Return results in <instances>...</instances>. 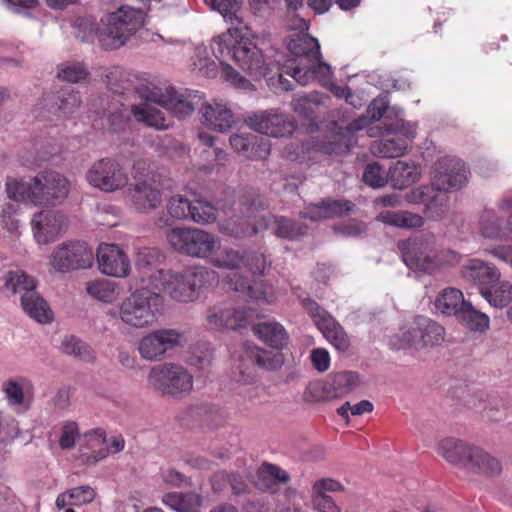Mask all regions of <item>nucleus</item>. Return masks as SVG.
<instances>
[{
	"label": "nucleus",
	"mask_w": 512,
	"mask_h": 512,
	"mask_svg": "<svg viewBox=\"0 0 512 512\" xmlns=\"http://www.w3.org/2000/svg\"><path fill=\"white\" fill-rule=\"evenodd\" d=\"M268 227H271L273 232L282 238L296 239L305 234L306 227L296 225L295 223L285 218H274L273 221L267 219Z\"/></svg>",
	"instance_id": "obj_58"
},
{
	"label": "nucleus",
	"mask_w": 512,
	"mask_h": 512,
	"mask_svg": "<svg viewBox=\"0 0 512 512\" xmlns=\"http://www.w3.org/2000/svg\"><path fill=\"white\" fill-rule=\"evenodd\" d=\"M29 225L35 243L45 246L67 231L68 218L62 211L46 206L32 213Z\"/></svg>",
	"instance_id": "obj_15"
},
{
	"label": "nucleus",
	"mask_w": 512,
	"mask_h": 512,
	"mask_svg": "<svg viewBox=\"0 0 512 512\" xmlns=\"http://www.w3.org/2000/svg\"><path fill=\"white\" fill-rule=\"evenodd\" d=\"M21 305L24 311L39 323H49L53 319L50 307L35 289L23 294Z\"/></svg>",
	"instance_id": "obj_42"
},
{
	"label": "nucleus",
	"mask_w": 512,
	"mask_h": 512,
	"mask_svg": "<svg viewBox=\"0 0 512 512\" xmlns=\"http://www.w3.org/2000/svg\"><path fill=\"white\" fill-rule=\"evenodd\" d=\"M420 177L421 169L412 161L398 160L389 168V182L395 189L407 188L417 182Z\"/></svg>",
	"instance_id": "obj_34"
},
{
	"label": "nucleus",
	"mask_w": 512,
	"mask_h": 512,
	"mask_svg": "<svg viewBox=\"0 0 512 512\" xmlns=\"http://www.w3.org/2000/svg\"><path fill=\"white\" fill-rule=\"evenodd\" d=\"M60 350L84 362H94L96 359L94 350L85 342L73 335L65 336L60 344Z\"/></svg>",
	"instance_id": "obj_54"
},
{
	"label": "nucleus",
	"mask_w": 512,
	"mask_h": 512,
	"mask_svg": "<svg viewBox=\"0 0 512 512\" xmlns=\"http://www.w3.org/2000/svg\"><path fill=\"white\" fill-rule=\"evenodd\" d=\"M207 262L219 269L234 271L235 275L246 271L252 276L262 275L267 267L264 255L244 254L232 247L222 246L219 237H217V245Z\"/></svg>",
	"instance_id": "obj_11"
},
{
	"label": "nucleus",
	"mask_w": 512,
	"mask_h": 512,
	"mask_svg": "<svg viewBox=\"0 0 512 512\" xmlns=\"http://www.w3.org/2000/svg\"><path fill=\"white\" fill-rule=\"evenodd\" d=\"M88 76L87 68L79 62H64L58 65L56 77L62 81L77 83Z\"/></svg>",
	"instance_id": "obj_59"
},
{
	"label": "nucleus",
	"mask_w": 512,
	"mask_h": 512,
	"mask_svg": "<svg viewBox=\"0 0 512 512\" xmlns=\"http://www.w3.org/2000/svg\"><path fill=\"white\" fill-rule=\"evenodd\" d=\"M288 480L289 475L286 471L272 464H263L257 471L255 485L260 490L274 493Z\"/></svg>",
	"instance_id": "obj_38"
},
{
	"label": "nucleus",
	"mask_w": 512,
	"mask_h": 512,
	"mask_svg": "<svg viewBox=\"0 0 512 512\" xmlns=\"http://www.w3.org/2000/svg\"><path fill=\"white\" fill-rule=\"evenodd\" d=\"M212 52L222 66L224 79L236 88L248 90L252 89V84L226 63L229 58L255 79L267 75L261 50L256 47L248 33L241 29L231 28L215 37L212 41Z\"/></svg>",
	"instance_id": "obj_2"
},
{
	"label": "nucleus",
	"mask_w": 512,
	"mask_h": 512,
	"mask_svg": "<svg viewBox=\"0 0 512 512\" xmlns=\"http://www.w3.org/2000/svg\"><path fill=\"white\" fill-rule=\"evenodd\" d=\"M98 270L113 278H126L131 271L127 254L116 244L101 243L96 251Z\"/></svg>",
	"instance_id": "obj_21"
},
{
	"label": "nucleus",
	"mask_w": 512,
	"mask_h": 512,
	"mask_svg": "<svg viewBox=\"0 0 512 512\" xmlns=\"http://www.w3.org/2000/svg\"><path fill=\"white\" fill-rule=\"evenodd\" d=\"M387 108V102L384 98H377L369 105L366 115L359 117L350 123L345 131H339L335 135V140L328 144H323L321 149L327 154H338L346 152L354 143L353 133L362 129H368L369 126L380 120Z\"/></svg>",
	"instance_id": "obj_16"
},
{
	"label": "nucleus",
	"mask_w": 512,
	"mask_h": 512,
	"mask_svg": "<svg viewBox=\"0 0 512 512\" xmlns=\"http://www.w3.org/2000/svg\"><path fill=\"white\" fill-rule=\"evenodd\" d=\"M38 206H55L65 201L71 191V182L56 171H41L35 175Z\"/></svg>",
	"instance_id": "obj_18"
},
{
	"label": "nucleus",
	"mask_w": 512,
	"mask_h": 512,
	"mask_svg": "<svg viewBox=\"0 0 512 512\" xmlns=\"http://www.w3.org/2000/svg\"><path fill=\"white\" fill-rule=\"evenodd\" d=\"M287 48L294 59L291 61V64L283 68V71L278 75L277 79L279 86L286 91L291 89L289 81L283 78L287 68L303 66L308 61L317 60L321 56L318 41L306 33H294L291 35L287 43Z\"/></svg>",
	"instance_id": "obj_19"
},
{
	"label": "nucleus",
	"mask_w": 512,
	"mask_h": 512,
	"mask_svg": "<svg viewBox=\"0 0 512 512\" xmlns=\"http://www.w3.org/2000/svg\"><path fill=\"white\" fill-rule=\"evenodd\" d=\"M109 455L106 447V433L102 429H93L79 437V447L75 458L84 465H94Z\"/></svg>",
	"instance_id": "obj_25"
},
{
	"label": "nucleus",
	"mask_w": 512,
	"mask_h": 512,
	"mask_svg": "<svg viewBox=\"0 0 512 512\" xmlns=\"http://www.w3.org/2000/svg\"><path fill=\"white\" fill-rule=\"evenodd\" d=\"M363 181L372 188L384 187L389 182V169L377 162L370 163L364 170Z\"/></svg>",
	"instance_id": "obj_61"
},
{
	"label": "nucleus",
	"mask_w": 512,
	"mask_h": 512,
	"mask_svg": "<svg viewBox=\"0 0 512 512\" xmlns=\"http://www.w3.org/2000/svg\"><path fill=\"white\" fill-rule=\"evenodd\" d=\"M480 295L494 308L502 309L512 301V284L502 275Z\"/></svg>",
	"instance_id": "obj_46"
},
{
	"label": "nucleus",
	"mask_w": 512,
	"mask_h": 512,
	"mask_svg": "<svg viewBox=\"0 0 512 512\" xmlns=\"http://www.w3.org/2000/svg\"><path fill=\"white\" fill-rule=\"evenodd\" d=\"M267 227L266 216L255 214L252 208H246L245 211L233 208L219 220L220 232L234 238L252 236Z\"/></svg>",
	"instance_id": "obj_17"
},
{
	"label": "nucleus",
	"mask_w": 512,
	"mask_h": 512,
	"mask_svg": "<svg viewBox=\"0 0 512 512\" xmlns=\"http://www.w3.org/2000/svg\"><path fill=\"white\" fill-rule=\"evenodd\" d=\"M250 357L258 366L266 370H277L284 363V357L281 353L266 351L259 347L251 348Z\"/></svg>",
	"instance_id": "obj_57"
},
{
	"label": "nucleus",
	"mask_w": 512,
	"mask_h": 512,
	"mask_svg": "<svg viewBox=\"0 0 512 512\" xmlns=\"http://www.w3.org/2000/svg\"><path fill=\"white\" fill-rule=\"evenodd\" d=\"M147 275L143 272L142 288L135 290L118 306L121 322L132 328H147L156 321L161 299L156 291L149 290Z\"/></svg>",
	"instance_id": "obj_6"
},
{
	"label": "nucleus",
	"mask_w": 512,
	"mask_h": 512,
	"mask_svg": "<svg viewBox=\"0 0 512 512\" xmlns=\"http://www.w3.org/2000/svg\"><path fill=\"white\" fill-rule=\"evenodd\" d=\"M186 342L183 334L173 329H162L147 334L138 344L140 355L146 360H154L168 350L182 346Z\"/></svg>",
	"instance_id": "obj_20"
},
{
	"label": "nucleus",
	"mask_w": 512,
	"mask_h": 512,
	"mask_svg": "<svg viewBox=\"0 0 512 512\" xmlns=\"http://www.w3.org/2000/svg\"><path fill=\"white\" fill-rule=\"evenodd\" d=\"M137 91L142 99L155 103L167 110L178 119L190 116L202 100V93L195 90H162L153 83L139 86Z\"/></svg>",
	"instance_id": "obj_7"
},
{
	"label": "nucleus",
	"mask_w": 512,
	"mask_h": 512,
	"mask_svg": "<svg viewBox=\"0 0 512 512\" xmlns=\"http://www.w3.org/2000/svg\"><path fill=\"white\" fill-rule=\"evenodd\" d=\"M84 289L90 298L104 304H112L119 296L118 285L107 279L89 280Z\"/></svg>",
	"instance_id": "obj_45"
},
{
	"label": "nucleus",
	"mask_w": 512,
	"mask_h": 512,
	"mask_svg": "<svg viewBox=\"0 0 512 512\" xmlns=\"http://www.w3.org/2000/svg\"><path fill=\"white\" fill-rule=\"evenodd\" d=\"M286 74L303 86L317 80L336 97H344L354 107L361 106L360 99L352 95L347 87H340L332 82V69L327 63L320 61V57L317 60L308 61L303 66L289 67Z\"/></svg>",
	"instance_id": "obj_12"
},
{
	"label": "nucleus",
	"mask_w": 512,
	"mask_h": 512,
	"mask_svg": "<svg viewBox=\"0 0 512 512\" xmlns=\"http://www.w3.org/2000/svg\"><path fill=\"white\" fill-rule=\"evenodd\" d=\"M48 264L59 273L86 270L93 266L94 254L85 242L67 240L53 248Z\"/></svg>",
	"instance_id": "obj_13"
},
{
	"label": "nucleus",
	"mask_w": 512,
	"mask_h": 512,
	"mask_svg": "<svg viewBox=\"0 0 512 512\" xmlns=\"http://www.w3.org/2000/svg\"><path fill=\"white\" fill-rule=\"evenodd\" d=\"M217 217V210L209 202L195 200L192 202L191 219L197 223H210Z\"/></svg>",
	"instance_id": "obj_64"
},
{
	"label": "nucleus",
	"mask_w": 512,
	"mask_h": 512,
	"mask_svg": "<svg viewBox=\"0 0 512 512\" xmlns=\"http://www.w3.org/2000/svg\"><path fill=\"white\" fill-rule=\"evenodd\" d=\"M85 179L93 188L107 193L122 190L129 184L127 171L118 161L111 158L95 161L88 168Z\"/></svg>",
	"instance_id": "obj_14"
},
{
	"label": "nucleus",
	"mask_w": 512,
	"mask_h": 512,
	"mask_svg": "<svg viewBox=\"0 0 512 512\" xmlns=\"http://www.w3.org/2000/svg\"><path fill=\"white\" fill-rule=\"evenodd\" d=\"M128 196L132 206L139 212H149L162 201L160 190L147 180L138 182L129 190Z\"/></svg>",
	"instance_id": "obj_32"
},
{
	"label": "nucleus",
	"mask_w": 512,
	"mask_h": 512,
	"mask_svg": "<svg viewBox=\"0 0 512 512\" xmlns=\"http://www.w3.org/2000/svg\"><path fill=\"white\" fill-rule=\"evenodd\" d=\"M208 6L223 16L226 21L238 19L241 10V0H204Z\"/></svg>",
	"instance_id": "obj_62"
},
{
	"label": "nucleus",
	"mask_w": 512,
	"mask_h": 512,
	"mask_svg": "<svg viewBox=\"0 0 512 512\" xmlns=\"http://www.w3.org/2000/svg\"><path fill=\"white\" fill-rule=\"evenodd\" d=\"M467 303L462 291L456 288H446L435 298L434 307L441 314L457 318Z\"/></svg>",
	"instance_id": "obj_40"
},
{
	"label": "nucleus",
	"mask_w": 512,
	"mask_h": 512,
	"mask_svg": "<svg viewBox=\"0 0 512 512\" xmlns=\"http://www.w3.org/2000/svg\"><path fill=\"white\" fill-rule=\"evenodd\" d=\"M465 470L493 477L501 473L502 466L494 456L475 446Z\"/></svg>",
	"instance_id": "obj_36"
},
{
	"label": "nucleus",
	"mask_w": 512,
	"mask_h": 512,
	"mask_svg": "<svg viewBox=\"0 0 512 512\" xmlns=\"http://www.w3.org/2000/svg\"><path fill=\"white\" fill-rule=\"evenodd\" d=\"M148 383L163 396L182 399L193 390L194 379L184 366L176 363H164L151 369Z\"/></svg>",
	"instance_id": "obj_8"
},
{
	"label": "nucleus",
	"mask_w": 512,
	"mask_h": 512,
	"mask_svg": "<svg viewBox=\"0 0 512 512\" xmlns=\"http://www.w3.org/2000/svg\"><path fill=\"white\" fill-rule=\"evenodd\" d=\"M214 274L206 267H189L181 271L157 270L147 274V282L156 292H163L181 303H191L198 299L200 288Z\"/></svg>",
	"instance_id": "obj_4"
},
{
	"label": "nucleus",
	"mask_w": 512,
	"mask_h": 512,
	"mask_svg": "<svg viewBox=\"0 0 512 512\" xmlns=\"http://www.w3.org/2000/svg\"><path fill=\"white\" fill-rule=\"evenodd\" d=\"M204 124L217 132H227L236 123V118L228 106L222 100H211L200 108Z\"/></svg>",
	"instance_id": "obj_28"
},
{
	"label": "nucleus",
	"mask_w": 512,
	"mask_h": 512,
	"mask_svg": "<svg viewBox=\"0 0 512 512\" xmlns=\"http://www.w3.org/2000/svg\"><path fill=\"white\" fill-rule=\"evenodd\" d=\"M251 318V313L241 310L231 303L215 305L207 312L206 320L211 329L222 330L246 326Z\"/></svg>",
	"instance_id": "obj_23"
},
{
	"label": "nucleus",
	"mask_w": 512,
	"mask_h": 512,
	"mask_svg": "<svg viewBox=\"0 0 512 512\" xmlns=\"http://www.w3.org/2000/svg\"><path fill=\"white\" fill-rule=\"evenodd\" d=\"M192 202L182 195L172 196L166 205L168 214L175 219L191 218Z\"/></svg>",
	"instance_id": "obj_63"
},
{
	"label": "nucleus",
	"mask_w": 512,
	"mask_h": 512,
	"mask_svg": "<svg viewBox=\"0 0 512 512\" xmlns=\"http://www.w3.org/2000/svg\"><path fill=\"white\" fill-rule=\"evenodd\" d=\"M19 211V207L11 202L0 206V230L11 238H19L24 228Z\"/></svg>",
	"instance_id": "obj_47"
},
{
	"label": "nucleus",
	"mask_w": 512,
	"mask_h": 512,
	"mask_svg": "<svg viewBox=\"0 0 512 512\" xmlns=\"http://www.w3.org/2000/svg\"><path fill=\"white\" fill-rule=\"evenodd\" d=\"M461 276L464 280L477 286L481 293L501 276L499 269L488 262L480 259H469L461 267Z\"/></svg>",
	"instance_id": "obj_29"
},
{
	"label": "nucleus",
	"mask_w": 512,
	"mask_h": 512,
	"mask_svg": "<svg viewBox=\"0 0 512 512\" xmlns=\"http://www.w3.org/2000/svg\"><path fill=\"white\" fill-rule=\"evenodd\" d=\"M253 331L265 344L275 349H283L288 344V334L284 327L277 322L257 324Z\"/></svg>",
	"instance_id": "obj_43"
},
{
	"label": "nucleus",
	"mask_w": 512,
	"mask_h": 512,
	"mask_svg": "<svg viewBox=\"0 0 512 512\" xmlns=\"http://www.w3.org/2000/svg\"><path fill=\"white\" fill-rule=\"evenodd\" d=\"M30 387L25 378L9 379L3 384V391L11 405H21L24 402V391Z\"/></svg>",
	"instance_id": "obj_60"
},
{
	"label": "nucleus",
	"mask_w": 512,
	"mask_h": 512,
	"mask_svg": "<svg viewBox=\"0 0 512 512\" xmlns=\"http://www.w3.org/2000/svg\"><path fill=\"white\" fill-rule=\"evenodd\" d=\"M166 238L174 251L205 261L217 245L216 235L199 228L175 227L168 231Z\"/></svg>",
	"instance_id": "obj_10"
},
{
	"label": "nucleus",
	"mask_w": 512,
	"mask_h": 512,
	"mask_svg": "<svg viewBox=\"0 0 512 512\" xmlns=\"http://www.w3.org/2000/svg\"><path fill=\"white\" fill-rule=\"evenodd\" d=\"M5 287L12 293H27L36 287L35 279L22 270H13L4 276Z\"/></svg>",
	"instance_id": "obj_56"
},
{
	"label": "nucleus",
	"mask_w": 512,
	"mask_h": 512,
	"mask_svg": "<svg viewBox=\"0 0 512 512\" xmlns=\"http://www.w3.org/2000/svg\"><path fill=\"white\" fill-rule=\"evenodd\" d=\"M457 319L475 332H485L490 326L489 317L485 313L476 310L469 301L462 308Z\"/></svg>",
	"instance_id": "obj_55"
},
{
	"label": "nucleus",
	"mask_w": 512,
	"mask_h": 512,
	"mask_svg": "<svg viewBox=\"0 0 512 512\" xmlns=\"http://www.w3.org/2000/svg\"><path fill=\"white\" fill-rule=\"evenodd\" d=\"M247 123L253 130L271 137H284L295 129L292 121L274 110L256 113L248 118Z\"/></svg>",
	"instance_id": "obj_24"
},
{
	"label": "nucleus",
	"mask_w": 512,
	"mask_h": 512,
	"mask_svg": "<svg viewBox=\"0 0 512 512\" xmlns=\"http://www.w3.org/2000/svg\"><path fill=\"white\" fill-rule=\"evenodd\" d=\"M360 377L355 372H338L330 376L322 384V399L330 400L343 397L360 386Z\"/></svg>",
	"instance_id": "obj_31"
},
{
	"label": "nucleus",
	"mask_w": 512,
	"mask_h": 512,
	"mask_svg": "<svg viewBox=\"0 0 512 512\" xmlns=\"http://www.w3.org/2000/svg\"><path fill=\"white\" fill-rule=\"evenodd\" d=\"M303 306L312 316L327 341L337 350L344 351L348 349L349 339L347 334L331 315L320 309L317 303L310 299L303 300Z\"/></svg>",
	"instance_id": "obj_22"
},
{
	"label": "nucleus",
	"mask_w": 512,
	"mask_h": 512,
	"mask_svg": "<svg viewBox=\"0 0 512 512\" xmlns=\"http://www.w3.org/2000/svg\"><path fill=\"white\" fill-rule=\"evenodd\" d=\"M162 502L178 512H200L202 498L194 492H171L163 496Z\"/></svg>",
	"instance_id": "obj_48"
},
{
	"label": "nucleus",
	"mask_w": 512,
	"mask_h": 512,
	"mask_svg": "<svg viewBox=\"0 0 512 512\" xmlns=\"http://www.w3.org/2000/svg\"><path fill=\"white\" fill-rule=\"evenodd\" d=\"M94 489L88 485L78 486L60 493L56 498V506L63 509L69 505H85L95 499Z\"/></svg>",
	"instance_id": "obj_49"
},
{
	"label": "nucleus",
	"mask_w": 512,
	"mask_h": 512,
	"mask_svg": "<svg viewBox=\"0 0 512 512\" xmlns=\"http://www.w3.org/2000/svg\"><path fill=\"white\" fill-rule=\"evenodd\" d=\"M231 287L235 291L246 292L256 305H271L274 304L277 299L273 289L262 282L251 285L250 281L243 280L242 277H240L232 281Z\"/></svg>",
	"instance_id": "obj_41"
},
{
	"label": "nucleus",
	"mask_w": 512,
	"mask_h": 512,
	"mask_svg": "<svg viewBox=\"0 0 512 512\" xmlns=\"http://www.w3.org/2000/svg\"><path fill=\"white\" fill-rule=\"evenodd\" d=\"M131 113L137 121L143 122L147 126L154 127L158 130H165L169 127L164 114L147 103L133 105L131 107Z\"/></svg>",
	"instance_id": "obj_52"
},
{
	"label": "nucleus",
	"mask_w": 512,
	"mask_h": 512,
	"mask_svg": "<svg viewBox=\"0 0 512 512\" xmlns=\"http://www.w3.org/2000/svg\"><path fill=\"white\" fill-rule=\"evenodd\" d=\"M367 133L370 137L386 133L381 140L373 143L371 151L376 156L396 158L406 153L408 142L416 137V124L399 119L390 125L385 124L384 128H369Z\"/></svg>",
	"instance_id": "obj_9"
},
{
	"label": "nucleus",
	"mask_w": 512,
	"mask_h": 512,
	"mask_svg": "<svg viewBox=\"0 0 512 512\" xmlns=\"http://www.w3.org/2000/svg\"><path fill=\"white\" fill-rule=\"evenodd\" d=\"M232 148L247 158L262 159L270 153V146L257 143V137L250 134H236L230 138Z\"/></svg>",
	"instance_id": "obj_39"
},
{
	"label": "nucleus",
	"mask_w": 512,
	"mask_h": 512,
	"mask_svg": "<svg viewBox=\"0 0 512 512\" xmlns=\"http://www.w3.org/2000/svg\"><path fill=\"white\" fill-rule=\"evenodd\" d=\"M354 205L349 201L327 200L319 204L307 206L302 212L303 218L320 221L335 216H341L353 210Z\"/></svg>",
	"instance_id": "obj_35"
},
{
	"label": "nucleus",
	"mask_w": 512,
	"mask_h": 512,
	"mask_svg": "<svg viewBox=\"0 0 512 512\" xmlns=\"http://www.w3.org/2000/svg\"><path fill=\"white\" fill-rule=\"evenodd\" d=\"M5 193L7 198L13 202L38 206L35 176L29 180L8 177L5 181Z\"/></svg>",
	"instance_id": "obj_33"
},
{
	"label": "nucleus",
	"mask_w": 512,
	"mask_h": 512,
	"mask_svg": "<svg viewBox=\"0 0 512 512\" xmlns=\"http://www.w3.org/2000/svg\"><path fill=\"white\" fill-rule=\"evenodd\" d=\"M218 64L220 63L212 52V44L210 47L202 45L195 48L191 57V67L198 74L207 78L215 77Z\"/></svg>",
	"instance_id": "obj_44"
},
{
	"label": "nucleus",
	"mask_w": 512,
	"mask_h": 512,
	"mask_svg": "<svg viewBox=\"0 0 512 512\" xmlns=\"http://www.w3.org/2000/svg\"><path fill=\"white\" fill-rule=\"evenodd\" d=\"M79 105L78 94L66 89L45 93L37 103V109L44 118L49 114L62 117L71 114Z\"/></svg>",
	"instance_id": "obj_26"
},
{
	"label": "nucleus",
	"mask_w": 512,
	"mask_h": 512,
	"mask_svg": "<svg viewBox=\"0 0 512 512\" xmlns=\"http://www.w3.org/2000/svg\"><path fill=\"white\" fill-rule=\"evenodd\" d=\"M404 263L411 269L427 273L455 265L460 256L452 251L437 249L435 241L430 237H414L398 244Z\"/></svg>",
	"instance_id": "obj_5"
},
{
	"label": "nucleus",
	"mask_w": 512,
	"mask_h": 512,
	"mask_svg": "<svg viewBox=\"0 0 512 512\" xmlns=\"http://www.w3.org/2000/svg\"><path fill=\"white\" fill-rule=\"evenodd\" d=\"M508 202L502 201L498 209H485L479 216V232L489 239H508L511 232H508V219L504 224L502 217L508 213Z\"/></svg>",
	"instance_id": "obj_27"
},
{
	"label": "nucleus",
	"mask_w": 512,
	"mask_h": 512,
	"mask_svg": "<svg viewBox=\"0 0 512 512\" xmlns=\"http://www.w3.org/2000/svg\"><path fill=\"white\" fill-rule=\"evenodd\" d=\"M474 447L460 439L447 437L438 442L437 452L449 464L466 469Z\"/></svg>",
	"instance_id": "obj_30"
},
{
	"label": "nucleus",
	"mask_w": 512,
	"mask_h": 512,
	"mask_svg": "<svg viewBox=\"0 0 512 512\" xmlns=\"http://www.w3.org/2000/svg\"><path fill=\"white\" fill-rule=\"evenodd\" d=\"M100 19L97 41L105 50L125 46L147 24L151 0H115Z\"/></svg>",
	"instance_id": "obj_3"
},
{
	"label": "nucleus",
	"mask_w": 512,
	"mask_h": 512,
	"mask_svg": "<svg viewBox=\"0 0 512 512\" xmlns=\"http://www.w3.org/2000/svg\"><path fill=\"white\" fill-rule=\"evenodd\" d=\"M418 334V324H416V318H414L412 321L405 323L396 333L390 336L389 344L396 350L406 348H414L417 350Z\"/></svg>",
	"instance_id": "obj_50"
},
{
	"label": "nucleus",
	"mask_w": 512,
	"mask_h": 512,
	"mask_svg": "<svg viewBox=\"0 0 512 512\" xmlns=\"http://www.w3.org/2000/svg\"><path fill=\"white\" fill-rule=\"evenodd\" d=\"M419 334L417 350L432 348L440 345L444 340V329L438 323L426 317H416Z\"/></svg>",
	"instance_id": "obj_37"
},
{
	"label": "nucleus",
	"mask_w": 512,
	"mask_h": 512,
	"mask_svg": "<svg viewBox=\"0 0 512 512\" xmlns=\"http://www.w3.org/2000/svg\"><path fill=\"white\" fill-rule=\"evenodd\" d=\"M377 220L399 228H418L424 223L422 216L408 211H383L378 214Z\"/></svg>",
	"instance_id": "obj_51"
},
{
	"label": "nucleus",
	"mask_w": 512,
	"mask_h": 512,
	"mask_svg": "<svg viewBox=\"0 0 512 512\" xmlns=\"http://www.w3.org/2000/svg\"><path fill=\"white\" fill-rule=\"evenodd\" d=\"M470 179L465 163L453 156H444L434 165L430 185H421L405 195L410 204L424 206V213L432 220L442 219L450 208L449 192L464 188Z\"/></svg>",
	"instance_id": "obj_1"
},
{
	"label": "nucleus",
	"mask_w": 512,
	"mask_h": 512,
	"mask_svg": "<svg viewBox=\"0 0 512 512\" xmlns=\"http://www.w3.org/2000/svg\"><path fill=\"white\" fill-rule=\"evenodd\" d=\"M329 97L318 92H312L309 95L297 96L292 102L293 110L306 118H311L316 113L319 106H326Z\"/></svg>",
	"instance_id": "obj_53"
}]
</instances>
